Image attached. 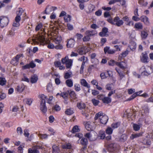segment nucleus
Returning a JSON list of instances; mask_svg holds the SVG:
<instances>
[{"mask_svg": "<svg viewBox=\"0 0 153 153\" xmlns=\"http://www.w3.org/2000/svg\"><path fill=\"white\" fill-rule=\"evenodd\" d=\"M122 20H120V17L118 16H116L113 19L110 17L107 19V21L112 25H116L118 27H120L123 25L124 23L123 21L125 22L128 21L129 20V17L127 16H125L122 18Z\"/></svg>", "mask_w": 153, "mask_h": 153, "instance_id": "1", "label": "nucleus"}, {"mask_svg": "<svg viewBox=\"0 0 153 153\" xmlns=\"http://www.w3.org/2000/svg\"><path fill=\"white\" fill-rule=\"evenodd\" d=\"M94 120H97L99 119L100 123L103 124H105L108 120V117L106 115H103L102 111H100L97 113L94 117Z\"/></svg>", "mask_w": 153, "mask_h": 153, "instance_id": "2", "label": "nucleus"}, {"mask_svg": "<svg viewBox=\"0 0 153 153\" xmlns=\"http://www.w3.org/2000/svg\"><path fill=\"white\" fill-rule=\"evenodd\" d=\"M41 102L40 107V110L43 113H45L47 111V108L46 106L45 99H47L46 97L43 94L40 95Z\"/></svg>", "mask_w": 153, "mask_h": 153, "instance_id": "3", "label": "nucleus"}, {"mask_svg": "<svg viewBox=\"0 0 153 153\" xmlns=\"http://www.w3.org/2000/svg\"><path fill=\"white\" fill-rule=\"evenodd\" d=\"M61 61L63 64H65L67 68H71L73 64V60L71 59H69L68 56H66L65 57L62 58Z\"/></svg>", "mask_w": 153, "mask_h": 153, "instance_id": "4", "label": "nucleus"}, {"mask_svg": "<svg viewBox=\"0 0 153 153\" xmlns=\"http://www.w3.org/2000/svg\"><path fill=\"white\" fill-rule=\"evenodd\" d=\"M33 41L37 44H39V43L43 44L47 42L46 38L43 35L37 36L36 38L33 39Z\"/></svg>", "mask_w": 153, "mask_h": 153, "instance_id": "5", "label": "nucleus"}, {"mask_svg": "<svg viewBox=\"0 0 153 153\" xmlns=\"http://www.w3.org/2000/svg\"><path fill=\"white\" fill-rule=\"evenodd\" d=\"M9 21V19L8 17L4 16H0V26L1 28L7 26Z\"/></svg>", "mask_w": 153, "mask_h": 153, "instance_id": "6", "label": "nucleus"}, {"mask_svg": "<svg viewBox=\"0 0 153 153\" xmlns=\"http://www.w3.org/2000/svg\"><path fill=\"white\" fill-rule=\"evenodd\" d=\"M83 124L85 128L88 131H92L95 128L94 124L90 121H83Z\"/></svg>", "mask_w": 153, "mask_h": 153, "instance_id": "7", "label": "nucleus"}, {"mask_svg": "<svg viewBox=\"0 0 153 153\" xmlns=\"http://www.w3.org/2000/svg\"><path fill=\"white\" fill-rule=\"evenodd\" d=\"M69 94L71 101L76 102L78 101V98L75 91H71L69 93Z\"/></svg>", "mask_w": 153, "mask_h": 153, "instance_id": "8", "label": "nucleus"}, {"mask_svg": "<svg viewBox=\"0 0 153 153\" xmlns=\"http://www.w3.org/2000/svg\"><path fill=\"white\" fill-rule=\"evenodd\" d=\"M36 65L34 62L33 61H31L29 64H27L23 66L22 67V69L25 70L30 68H33L35 67Z\"/></svg>", "mask_w": 153, "mask_h": 153, "instance_id": "9", "label": "nucleus"}, {"mask_svg": "<svg viewBox=\"0 0 153 153\" xmlns=\"http://www.w3.org/2000/svg\"><path fill=\"white\" fill-rule=\"evenodd\" d=\"M88 48L86 46H83L79 48L77 50V52L79 54H85L89 51Z\"/></svg>", "mask_w": 153, "mask_h": 153, "instance_id": "10", "label": "nucleus"}, {"mask_svg": "<svg viewBox=\"0 0 153 153\" xmlns=\"http://www.w3.org/2000/svg\"><path fill=\"white\" fill-rule=\"evenodd\" d=\"M140 59L141 62L143 63H147L149 62L148 61L149 57L146 52L142 53V56H140Z\"/></svg>", "mask_w": 153, "mask_h": 153, "instance_id": "11", "label": "nucleus"}, {"mask_svg": "<svg viewBox=\"0 0 153 153\" xmlns=\"http://www.w3.org/2000/svg\"><path fill=\"white\" fill-rule=\"evenodd\" d=\"M108 29L106 27H104L102 28L101 32H100L99 35L101 37L108 36L107 33L108 32Z\"/></svg>", "mask_w": 153, "mask_h": 153, "instance_id": "12", "label": "nucleus"}, {"mask_svg": "<svg viewBox=\"0 0 153 153\" xmlns=\"http://www.w3.org/2000/svg\"><path fill=\"white\" fill-rule=\"evenodd\" d=\"M57 9L56 7L52 6L49 7V6H48L44 10L45 13L46 14H49L50 12L52 11H55Z\"/></svg>", "mask_w": 153, "mask_h": 153, "instance_id": "13", "label": "nucleus"}, {"mask_svg": "<svg viewBox=\"0 0 153 153\" xmlns=\"http://www.w3.org/2000/svg\"><path fill=\"white\" fill-rule=\"evenodd\" d=\"M39 147V146H35L32 149H29L28 150V153H40L39 150H37Z\"/></svg>", "mask_w": 153, "mask_h": 153, "instance_id": "14", "label": "nucleus"}, {"mask_svg": "<svg viewBox=\"0 0 153 153\" xmlns=\"http://www.w3.org/2000/svg\"><path fill=\"white\" fill-rule=\"evenodd\" d=\"M145 65H143L141 67L140 70L141 72L142 75L148 76L150 75L151 73L150 72V71H149L148 70L147 71H145L144 70H145Z\"/></svg>", "mask_w": 153, "mask_h": 153, "instance_id": "15", "label": "nucleus"}, {"mask_svg": "<svg viewBox=\"0 0 153 153\" xmlns=\"http://www.w3.org/2000/svg\"><path fill=\"white\" fill-rule=\"evenodd\" d=\"M104 51L105 54L107 53L108 54H112L114 53L116 51L113 49H110L109 47L106 46L104 48Z\"/></svg>", "mask_w": 153, "mask_h": 153, "instance_id": "16", "label": "nucleus"}, {"mask_svg": "<svg viewBox=\"0 0 153 153\" xmlns=\"http://www.w3.org/2000/svg\"><path fill=\"white\" fill-rule=\"evenodd\" d=\"M67 43L66 44L67 47L68 48H73L75 44V40L74 39L71 38L67 40Z\"/></svg>", "mask_w": 153, "mask_h": 153, "instance_id": "17", "label": "nucleus"}, {"mask_svg": "<svg viewBox=\"0 0 153 153\" xmlns=\"http://www.w3.org/2000/svg\"><path fill=\"white\" fill-rule=\"evenodd\" d=\"M143 134V132H141L139 133L132 134L130 136V139L131 140H133L134 138L142 136Z\"/></svg>", "mask_w": 153, "mask_h": 153, "instance_id": "18", "label": "nucleus"}, {"mask_svg": "<svg viewBox=\"0 0 153 153\" xmlns=\"http://www.w3.org/2000/svg\"><path fill=\"white\" fill-rule=\"evenodd\" d=\"M80 83L82 86L88 89H89L90 88V85L88 83L85 79H81L80 81Z\"/></svg>", "mask_w": 153, "mask_h": 153, "instance_id": "19", "label": "nucleus"}, {"mask_svg": "<svg viewBox=\"0 0 153 153\" xmlns=\"http://www.w3.org/2000/svg\"><path fill=\"white\" fill-rule=\"evenodd\" d=\"M117 65L123 70H124L127 67V65L126 62L123 61L119 62H117Z\"/></svg>", "mask_w": 153, "mask_h": 153, "instance_id": "20", "label": "nucleus"}, {"mask_svg": "<svg viewBox=\"0 0 153 153\" xmlns=\"http://www.w3.org/2000/svg\"><path fill=\"white\" fill-rule=\"evenodd\" d=\"M72 146L71 143H68L62 144L61 146V148L63 149H71Z\"/></svg>", "mask_w": 153, "mask_h": 153, "instance_id": "21", "label": "nucleus"}, {"mask_svg": "<svg viewBox=\"0 0 153 153\" xmlns=\"http://www.w3.org/2000/svg\"><path fill=\"white\" fill-rule=\"evenodd\" d=\"M25 86L23 84H21L17 86L16 88V90L19 93H21L24 90Z\"/></svg>", "mask_w": 153, "mask_h": 153, "instance_id": "22", "label": "nucleus"}, {"mask_svg": "<svg viewBox=\"0 0 153 153\" xmlns=\"http://www.w3.org/2000/svg\"><path fill=\"white\" fill-rule=\"evenodd\" d=\"M128 47L131 50L134 51L135 50L136 48V43L134 41H131L130 42V44Z\"/></svg>", "mask_w": 153, "mask_h": 153, "instance_id": "23", "label": "nucleus"}, {"mask_svg": "<svg viewBox=\"0 0 153 153\" xmlns=\"http://www.w3.org/2000/svg\"><path fill=\"white\" fill-rule=\"evenodd\" d=\"M140 18L141 21L144 22L145 24L148 25L149 24V19L146 16L143 15L140 17Z\"/></svg>", "mask_w": 153, "mask_h": 153, "instance_id": "24", "label": "nucleus"}, {"mask_svg": "<svg viewBox=\"0 0 153 153\" xmlns=\"http://www.w3.org/2000/svg\"><path fill=\"white\" fill-rule=\"evenodd\" d=\"M38 77L37 75L34 74L32 75L30 79V82L31 83H36L37 81Z\"/></svg>", "mask_w": 153, "mask_h": 153, "instance_id": "25", "label": "nucleus"}, {"mask_svg": "<svg viewBox=\"0 0 153 153\" xmlns=\"http://www.w3.org/2000/svg\"><path fill=\"white\" fill-rule=\"evenodd\" d=\"M96 34V32L93 30H87L85 33L86 36H88L90 38V37L93 36Z\"/></svg>", "mask_w": 153, "mask_h": 153, "instance_id": "26", "label": "nucleus"}, {"mask_svg": "<svg viewBox=\"0 0 153 153\" xmlns=\"http://www.w3.org/2000/svg\"><path fill=\"white\" fill-rule=\"evenodd\" d=\"M134 28L136 30H141L143 28V25L141 23L137 22L135 24Z\"/></svg>", "mask_w": 153, "mask_h": 153, "instance_id": "27", "label": "nucleus"}, {"mask_svg": "<svg viewBox=\"0 0 153 153\" xmlns=\"http://www.w3.org/2000/svg\"><path fill=\"white\" fill-rule=\"evenodd\" d=\"M59 95L61 97H62L64 99H67L68 98V94L66 92H61L60 94L58 93L56 95V97H57Z\"/></svg>", "mask_w": 153, "mask_h": 153, "instance_id": "28", "label": "nucleus"}, {"mask_svg": "<svg viewBox=\"0 0 153 153\" xmlns=\"http://www.w3.org/2000/svg\"><path fill=\"white\" fill-rule=\"evenodd\" d=\"M115 70L119 74L120 79H122L125 76V75L123 73V71H122L120 69L117 68H115Z\"/></svg>", "mask_w": 153, "mask_h": 153, "instance_id": "29", "label": "nucleus"}, {"mask_svg": "<svg viewBox=\"0 0 153 153\" xmlns=\"http://www.w3.org/2000/svg\"><path fill=\"white\" fill-rule=\"evenodd\" d=\"M111 98L108 97H105L103 98L102 102L105 104H108L111 102Z\"/></svg>", "mask_w": 153, "mask_h": 153, "instance_id": "30", "label": "nucleus"}, {"mask_svg": "<svg viewBox=\"0 0 153 153\" xmlns=\"http://www.w3.org/2000/svg\"><path fill=\"white\" fill-rule=\"evenodd\" d=\"M77 106L79 109L82 110L85 108L86 105L85 103L80 102L77 103Z\"/></svg>", "mask_w": 153, "mask_h": 153, "instance_id": "31", "label": "nucleus"}, {"mask_svg": "<svg viewBox=\"0 0 153 153\" xmlns=\"http://www.w3.org/2000/svg\"><path fill=\"white\" fill-rule=\"evenodd\" d=\"M52 153H59L60 152V150L59 147L56 145H53L52 147Z\"/></svg>", "mask_w": 153, "mask_h": 153, "instance_id": "32", "label": "nucleus"}, {"mask_svg": "<svg viewBox=\"0 0 153 153\" xmlns=\"http://www.w3.org/2000/svg\"><path fill=\"white\" fill-rule=\"evenodd\" d=\"M38 135L39 138L42 140L47 139L48 138V136H49L48 135L45 134H42L41 133H39Z\"/></svg>", "mask_w": 153, "mask_h": 153, "instance_id": "33", "label": "nucleus"}, {"mask_svg": "<svg viewBox=\"0 0 153 153\" xmlns=\"http://www.w3.org/2000/svg\"><path fill=\"white\" fill-rule=\"evenodd\" d=\"M65 114L67 115H71L74 113L73 109L71 108L67 109L65 111Z\"/></svg>", "mask_w": 153, "mask_h": 153, "instance_id": "34", "label": "nucleus"}, {"mask_svg": "<svg viewBox=\"0 0 153 153\" xmlns=\"http://www.w3.org/2000/svg\"><path fill=\"white\" fill-rule=\"evenodd\" d=\"M132 127L133 130L135 131H138L140 128V126L139 125L136 123H134L133 124Z\"/></svg>", "mask_w": 153, "mask_h": 153, "instance_id": "35", "label": "nucleus"}, {"mask_svg": "<svg viewBox=\"0 0 153 153\" xmlns=\"http://www.w3.org/2000/svg\"><path fill=\"white\" fill-rule=\"evenodd\" d=\"M65 83L69 87H72L73 85V81L71 79L67 80L66 81Z\"/></svg>", "mask_w": 153, "mask_h": 153, "instance_id": "36", "label": "nucleus"}, {"mask_svg": "<svg viewBox=\"0 0 153 153\" xmlns=\"http://www.w3.org/2000/svg\"><path fill=\"white\" fill-rule=\"evenodd\" d=\"M80 131V129L79 128V126L77 125H76L74 126L71 131V132L74 134L76 132H79Z\"/></svg>", "mask_w": 153, "mask_h": 153, "instance_id": "37", "label": "nucleus"}, {"mask_svg": "<svg viewBox=\"0 0 153 153\" xmlns=\"http://www.w3.org/2000/svg\"><path fill=\"white\" fill-rule=\"evenodd\" d=\"M80 143L82 145H87L88 143V141L86 138L83 137L81 139Z\"/></svg>", "mask_w": 153, "mask_h": 153, "instance_id": "38", "label": "nucleus"}, {"mask_svg": "<svg viewBox=\"0 0 153 153\" xmlns=\"http://www.w3.org/2000/svg\"><path fill=\"white\" fill-rule=\"evenodd\" d=\"M120 125V123L119 122H117L112 124L111 126L112 128L115 129L118 128Z\"/></svg>", "mask_w": 153, "mask_h": 153, "instance_id": "39", "label": "nucleus"}, {"mask_svg": "<svg viewBox=\"0 0 153 153\" xmlns=\"http://www.w3.org/2000/svg\"><path fill=\"white\" fill-rule=\"evenodd\" d=\"M7 81L4 77H0V85L4 86L6 85Z\"/></svg>", "mask_w": 153, "mask_h": 153, "instance_id": "40", "label": "nucleus"}, {"mask_svg": "<svg viewBox=\"0 0 153 153\" xmlns=\"http://www.w3.org/2000/svg\"><path fill=\"white\" fill-rule=\"evenodd\" d=\"M62 40V37L61 36H58L54 40V42L56 44H60Z\"/></svg>", "mask_w": 153, "mask_h": 153, "instance_id": "41", "label": "nucleus"}, {"mask_svg": "<svg viewBox=\"0 0 153 153\" xmlns=\"http://www.w3.org/2000/svg\"><path fill=\"white\" fill-rule=\"evenodd\" d=\"M113 129L112 128L108 127L105 130L106 133L108 135H111L113 133Z\"/></svg>", "mask_w": 153, "mask_h": 153, "instance_id": "42", "label": "nucleus"}, {"mask_svg": "<svg viewBox=\"0 0 153 153\" xmlns=\"http://www.w3.org/2000/svg\"><path fill=\"white\" fill-rule=\"evenodd\" d=\"M71 16L68 14L65 16L64 17V19L65 22H70L71 20Z\"/></svg>", "mask_w": 153, "mask_h": 153, "instance_id": "43", "label": "nucleus"}, {"mask_svg": "<svg viewBox=\"0 0 153 153\" xmlns=\"http://www.w3.org/2000/svg\"><path fill=\"white\" fill-rule=\"evenodd\" d=\"M117 62L115 61L113 59H111L108 62V65L110 66H114L115 65H116L117 64Z\"/></svg>", "mask_w": 153, "mask_h": 153, "instance_id": "44", "label": "nucleus"}, {"mask_svg": "<svg viewBox=\"0 0 153 153\" xmlns=\"http://www.w3.org/2000/svg\"><path fill=\"white\" fill-rule=\"evenodd\" d=\"M127 135L125 134H123L121 136L120 140L122 142H124L127 140Z\"/></svg>", "mask_w": 153, "mask_h": 153, "instance_id": "45", "label": "nucleus"}, {"mask_svg": "<svg viewBox=\"0 0 153 153\" xmlns=\"http://www.w3.org/2000/svg\"><path fill=\"white\" fill-rule=\"evenodd\" d=\"M74 90L76 91H79L81 90L80 86L79 84L78 83L75 84L74 86Z\"/></svg>", "mask_w": 153, "mask_h": 153, "instance_id": "46", "label": "nucleus"}, {"mask_svg": "<svg viewBox=\"0 0 153 153\" xmlns=\"http://www.w3.org/2000/svg\"><path fill=\"white\" fill-rule=\"evenodd\" d=\"M86 61L82 62L79 70V73L81 74H82L83 73V70L85 66V64Z\"/></svg>", "mask_w": 153, "mask_h": 153, "instance_id": "47", "label": "nucleus"}, {"mask_svg": "<svg viewBox=\"0 0 153 153\" xmlns=\"http://www.w3.org/2000/svg\"><path fill=\"white\" fill-rule=\"evenodd\" d=\"M148 34L145 31H142L141 32V36L142 39H146L147 37Z\"/></svg>", "mask_w": 153, "mask_h": 153, "instance_id": "48", "label": "nucleus"}, {"mask_svg": "<svg viewBox=\"0 0 153 153\" xmlns=\"http://www.w3.org/2000/svg\"><path fill=\"white\" fill-rule=\"evenodd\" d=\"M128 51L126 50L125 51L123 52V53L119 55V56L121 57H125L128 54Z\"/></svg>", "mask_w": 153, "mask_h": 153, "instance_id": "49", "label": "nucleus"}, {"mask_svg": "<svg viewBox=\"0 0 153 153\" xmlns=\"http://www.w3.org/2000/svg\"><path fill=\"white\" fill-rule=\"evenodd\" d=\"M145 67L146 68L144 70L145 71H147L148 70L149 71H150L151 73H152L153 71V69L152 67L147 65L145 66Z\"/></svg>", "mask_w": 153, "mask_h": 153, "instance_id": "50", "label": "nucleus"}, {"mask_svg": "<svg viewBox=\"0 0 153 153\" xmlns=\"http://www.w3.org/2000/svg\"><path fill=\"white\" fill-rule=\"evenodd\" d=\"M16 30V28L15 27H13L9 31V34L11 36H13L15 34V32L14 31Z\"/></svg>", "mask_w": 153, "mask_h": 153, "instance_id": "51", "label": "nucleus"}, {"mask_svg": "<svg viewBox=\"0 0 153 153\" xmlns=\"http://www.w3.org/2000/svg\"><path fill=\"white\" fill-rule=\"evenodd\" d=\"M113 85V84L112 83L107 84L105 85V88L108 90L111 91L112 89Z\"/></svg>", "mask_w": 153, "mask_h": 153, "instance_id": "52", "label": "nucleus"}, {"mask_svg": "<svg viewBox=\"0 0 153 153\" xmlns=\"http://www.w3.org/2000/svg\"><path fill=\"white\" fill-rule=\"evenodd\" d=\"M91 101L94 105L95 106L98 105L100 102L98 100L95 99H92Z\"/></svg>", "mask_w": 153, "mask_h": 153, "instance_id": "53", "label": "nucleus"}, {"mask_svg": "<svg viewBox=\"0 0 153 153\" xmlns=\"http://www.w3.org/2000/svg\"><path fill=\"white\" fill-rule=\"evenodd\" d=\"M137 96V95L136 93H134L130 97L127 99V100L129 101H131L134 99Z\"/></svg>", "mask_w": 153, "mask_h": 153, "instance_id": "54", "label": "nucleus"}, {"mask_svg": "<svg viewBox=\"0 0 153 153\" xmlns=\"http://www.w3.org/2000/svg\"><path fill=\"white\" fill-rule=\"evenodd\" d=\"M42 24L41 23L38 24L36 27V31H38L42 27Z\"/></svg>", "mask_w": 153, "mask_h": 153, "instance_id": "55", "label": "nucleus"}, {"mask_svg": "<svg viewBox=\"0 0 153 153\" xmlns=\"http://www.w3.org/2000/svg\"><path fill=\"white\" fill-rule=\"evenodd\" d=\"M57 45L55 46V48L57 50H61L63 48V47L62 45L60 44H56Z\"/></svg>", "mask_w": 153, "mask_h": 153, "instance_id": "56", "label": "nucleus"}, {"mask_svg": "<svg viewBox=\"0 0 153 153\" xmlns=\"http://www.w3.org/2000/svg\"><path fill=\"white\" fill-rule=\"evenodd\" d=\"M61 109L60 107L58 105H55L53 108V110H54L56 111H59Z\"/></svg>", "mask_w": 153, "mask_h": 153, "instance_id": "57", "label": "nucleus"}, {"mask_svg": "<svg viewBox=\"0 0 153 153\" xmlns=\"http://www.w3.org/2000/svg\"><path fill=\"white\" fill-rule=\"evenodd\" d=\"M18 62L17 60H16L14 58L12 59L11 60L10 63H11L14 65H16L18 64Z\"/></svg>", "mask_w": 153, "mask_h": 153, "instance_id": "58", "label": "nucleus"}, {"mask_svg": "<svg viewBox=\"0 0 153 153\" xmlns=\"http://www.w3.org/2000/svg\"><path fill=\"white\" fill-rule=\"evenodd\" d=\"M24 146H23V145H21L20 146L18 147V152L19 153H23V148Z\"/></svg>", "mask_w": 153, "mask_h": 153, "instance_id": "59", "label": "nucleus"}, {"mask_svg": "<svg viewBox=\"0 0 153 153\" xmlns=\"http://www.w3.org/2000/svg\"><path fill=\"white\" fill-rule=\"evenodd\" d=\"M32 102V99L31 98H28L26 99V103L30 105H31Z\"/></svg>", "mask_w": 153, "mask_h": 153, "instance_id": "60", "label": "nucleus"}, {"mask_svg": "<svg viewBox=\"0 0 153 153\" xmlns=\"http://www.w3.org/2000/svg\"><path fill=\"white\" fill-rule=\"evenodd\" d=\"M75 36L76 37L77 40H79L83 37V35L80 33H77Z\"/></svg>", "mask_w": 153, "mask_h": 153, "instance_id": "61", "label": "nucleus"}, {"mask_svg": "<svg viewBox=\"0 0 153 153\" xmlns=\"http://www.w3.org/2000/svg\"><path fill=\"white\" fill-rule=\"evenodd\" d=\"M107 39L105 38H102L100 39V43L102 46H103L104 44L106 42Z\"/></svg>", "mask_w": 153, "mask_h": 153, "instance_id": "62", "label": "nucleus"}, {"mask_svg": "<svg viewBox=\"0 0 153 153\" xmlns=\"http://www.w3.org/2000/svg\"><path fill=\"white\" fill-rule=\"evenodd\" d=\"M16 131L17 133L20 135H21L23 133L22 130L20 127H18L17 128Z\"/></svg>", "mask_w": 153, "mask_h": 153, "instance_id": "63", "label": "nucleus"}, {"mask_svg": "<svg viewBox=\"0 0 153 153\" xmlns=\"http://www.w3.org/2000/svg\"><path fill=\"white\" fill-rule=\"evenodd\" d=\"M146 102H151L153 103V93L149 99L146 100Z\"/></svg>", "mask_w": 153, "mask_h": 153, "instance_id": "64", "label": "nucleus"}]
</instances>
